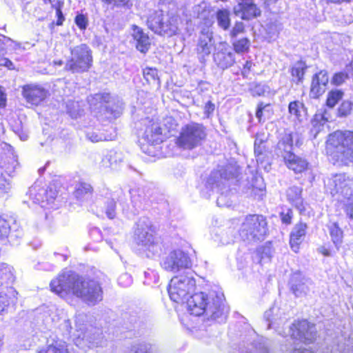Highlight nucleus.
<instances>
[{
	"label": "nucleus",
	"mask_w": 353,
	"mask_h": 353,
	"mask_svg": "<svg viewBox=\"0 0 353 353\" xmlns=\"http://www.w3.org/2000/svg\"><path fill=\"white\" fill-rule=\"evenodd\" d=\"M50 288L52 292L63 299L71 294L92 305L103 300V291L99 281L71 271L59 274L51 281Z\"/></svg>",
	"instance_id": "f257e3e1"
},
{
	"label": "nucleus",
	"mask_w": 353,
	"mask_h": 353,
	"mask_svg": "<svg viewBox=\"0 0 353 353\" xmlns=\"http://www.w3.org/2000/svg\"><path fill=\"white\" fill-rule=\"evenodd\" d=\"M325 154L334 165L349 166L353 163V130H336L328 134Z\"/></svg>",
	"instance_id": "f03ea898"
},
{
	"label": "nucleus",
	"mask_w": 353,
	"mask_h": 353,
	"mask_svg": "<svg viewBox=\"0 0 353 353\" xmlns=\"http://www.w3.org/2000/svg\"><path fill=\"white\" fill-rule=\"evenodd\" d=\"M238 232L244 241H263L270 233L268 219L261 214H248L244 217Z\"/></svg>",
	"instance_id": "7ed1b4c3"
},
{
	"label": "nucleus",
	"mask_w": 353,
	"mask_h": 353,
	"mask_svg": "<svg viewBox=\"0 0 353 353\" xmlns=\"http://www.w3.org/2000/svg\"><path fill=\"white\" fill-rule=\"evenodd\" d=\"M70 57L66 61L64 70L72 73L87 72L93 64L92 51L85 43L70 49Z\"/></svg>",
	"instance_id": "20e7f679"
},
{
	"label": "nucleus",
	"mask_w": 353,
	"mask_h": 353,
	"mask_svg": "<svg viewBox=\"0 0 353 353\" xmlns=\"http://www.w3.org/2000/svg\"><path fill=\"white\" fill-rule=\"evenodd\" d=\"M206 137V128L202 123L192 122L181 128L175 143L183 150H191L200 145Z\"/></svg>",
	"instance_id": "39448f33"
},
{
	"label": "nucleus",
	"mask_w": 353,
	"mask_h": 353,
	"mask_svg": "<svg viewBox=\"0 0 353 353\" xmlns=\"http://www.w3.org/2000/svg\"><path fill=\"white\" fill-rule=\"evenodd\" d=\"M325 190L337 201L348 199L353 194V177L346 172L333 174L325 183Z\"/></svg>",
	"instance_id": "423d86ee"
},
{
	"label": "nucleus",
	"mask_w": 353,
	"mask_h": 353,
	"mask_svg": "<svg viewBox=\"0 0 353 353\" xmlns=\"http://www.w3.org/2000/svg\"><path fill=\"white\" fill-rule=\"evenodd\" d=\"M195 279L192 276H176L170 282L168 291L170 299L177 303H184L187 295L194 290Z\"/></svg>",
	"instance_id": "0eeeda50"
},
{
	"label": "nucleus",
	"mask_w": 353,
	"mask_h": 353,
	"mask_svg": "<svg viewBox=\"0 0 353 353\" xmlns=\"http://www.w3.org/2000/svg\"><path fill=\"white\" fill-rule=\"evenodd\" d=\"M186 305L190 314L196 316L203 315L208 310H219L220 307V303L203 292L193 294L187 299Z\"/></svg>",
	"instance_id": "6e6552de"
},
{
	"label": "nucleus",
	"mask_w": 353,
	"mask_h": 353,
	"mask_svg": "<svg viewBox=\"0 0 353 353\" xmlns=\"http://www.w3.org/2000/svg\"><path fill=\"white\" fill-rule=\"evenodd\" d=\"M93 99L96 104L99 103L101 106L104 105L98 112L97 118L99 121L112 123L122 114L121 108L118 103H114L109 106L105 105L112 101V97L110 93H96L93 96Z\"/></svg>",
	"instance_id": "1a4fd4ad"
},
{
	"label": "nucleus",
	"mask_w": 353,
	"mask_h": 353,
	"mask_svg": "<svg viewBox=\"0 0 353 353\" xmlns=\"http://www.w3.org/2000/svg\"><path fill=\"white\" fill-rule=\"evenodd\" d=\"M161 266L167 271L176 272L190 268L191 261L183 252L174 250L164 259Z\"/></svg>",
	"instance_id": "9d476101"
},
{
	"label": "nucleus",
	"mask_w": 353,
	"mask_h": 353,
	"mask_svg": "<svg viewBox=\"0 0 353 353\" xmlns=\"http://www.w3.org/2000/svg\"><path fill=\"white\" fill-rule=\"evenodd\" d=\"M283 154L281 157L283 163L295 174H302L309 170L310 163L305 158L296 155L293 151H284Z\"/></svg>",
	"instance_id": "9b49d317"
},
{
	"label": "nucleus",
	"mask_w": 353,
	"mask_h": 353,
	"mask_svg": "<svg viewBox=\"0 0 353 353\" xmlns=\"http://www.w3.org/2000/svg\"><path fill=\"white\" fill-rule=\"evenodd\" d=\"M22 95L28 103L37 106L46 99L48 92L39 85L28 84L22 87Z\"/></svg>",
	"instance_id": "f8f14e48"
},
{
	"label": "nucleus",
	"mask_w": 353,
	"mask_h": 353,
	"mask_svg": "<svg viewBox=\"0 0 353 353\" xmlns=\"http://www.w3.org/2000/svg\"><path fill=\"white\" fill-rule=\"evenodd\" d=\"M329 82L328 72L321 70L314 73L311 79L310 95L313 99H319L322 96Z\"/></svg>",
	"instance_id": "ddd939ff"
},
{
	"label": "nucleus",
	"mask_w": 353,
	"mask_h": 353,
	"mask_svg": "<svg viewBox=\"0 0 353 353\" xmlns=\"http://www.w3.org/2000/svg\"><path fill=\"white\" fill-rule=\"evenodd\" d=\"M214 48V41L212 32L208 30L202 31L195 48L196 53L199 58L201 60H204L206 57L210 54Z\"/></svg>",
	"instance_id": "4468645a"
},
{
	"label": "nucleus",
	"mask_w": 353,
	"mask_h": 353,
	"mask_svg": "<svg viewBox=\"0 0 353 353\" xmlns=\"http://www.w3.org/2000/svg\"><path fill=\"white\" fill-rule=\"evenodd\" d=\"M307 224L299 221L290 233L289 243L291 249L296 253L299 251L301 243L307 234Z\"/></svg>",
	"instance_id": "2eb2a0df"
},
{
	"label": "nucleus",
	"mask_w": 353,
	"mask_h": 353,
	"mask_svg": "<svg viewBox=\"0 0 353 353\" xmlns=\"http://www.w3.org/2000/svg\"><path fill=\"white\" fill-rule=\"evenodd\" d=\"M132 37L136 49L141 53L146 54L151 48L152 42L148 34L137 25L132 26Z\"/></svg>",
	"instance_id": "dca6fc26"
},
{
	"label": "nucleus",
	"mask_w": 353,
	"mask_h": 353,
	"mask_svg": "<svg viewBox=\"0 0 353 353\" xmlns=\"http://www.w3.org/2000/svg\"><path fill=\"white\" fill-rule=\"evenodd\" d=\"M221 49L214 53V61L220 68L225 70L231 67L235 63L234 52L228 50L226 43H220Z\"/></svg>",
	"instance_id": "f3484780"
},
{
	"label": "nucleus",
	"mask_w": 353,
	"mask_h": 353,
	"mask_svg": "<svg viewBox=\"0 0 353 353\" xmlns=\"http://www.w3.org/2000/svg\"><path fill=\"white\" fill-rule=\"evenodd\" d=\"M163 130L160 124L153 120H150L146 125L143 139L149 145H156L162 143Z\"/></svg>",
	"instance_id": "a211bd4d"
},
{
	"label": "nucleus",
	"mask_w": 353,
	"mask_h": 353,
	"mask_svg": "<svg viewBox=\"0 0 353 353\" xmlns=\"http://www.w3.org/2000/svg\"><path fill=\"white\" fill-rule=\"evenodd\" d=\"M261 10L252 1L243 3H238L234 7V13L243 20H251L261 15Z\"/></svg>",
	"instance_id": "6ab92c4d"
},
{
	"label": "nucleus",
	"mask_w": 353,
	"mask_h": 353,
	"mask_svg": "<svg viewBox=\"0 0 353 353\" xmlns=\"http://www.w3.org/2000/svg\"><path fill=\"white\" fill-rule=\"evenodd\" d=\"M308 66L303 60H298L293 63L290 68V81L292 84L299 85L303 83Z\"/></svg>",
	"instance_id": "aec40b11"
},
{
	"label": "nucleus",
	"mask_w": 353,
	"mask_h": 353,
	"mask_svg": "<svg viewBox=\"0 0 353 353\" xmlns=\"http://www.w3.org/2000/svg\"><path fill=\"white\" fill-rule=\"evenodd\" d=\"M313 325L310 324L307 320H299L295 321L291 325L290 330L292 332V336L294 338H299L300 339H304V343H307V336H312L310 331L313 328Z\"/></svg>",
	"instance_id": "412c9836"
},
{
	"label": "nucleus",
	"mask_w": 353,
	"mask_h": 353,
	"mask_svg": "<svg viewBox=\"0 0 353 353\" xmlns=\"http://www.w3.org/2000/svg\"><path fill=\"white\" fill-rule=\"evenodd\" d=\"M330 117L331 115L326 109L318 110L311 119L312 128L316 132H319L323 126L330 121Z\"/></svg>",
	"instance_id": "4be33fe9"
},
{
	"label": "nucleus",
	"mask_w": 353,
	"mask_h": 353,
	"mask_svg": "<svg viewBox=\"0 0 353 353\" xmlns=\"http://www.w3.org/2000/svg\"><path fill=\"white\" fill-rule=\"evenodd\" d=\"M331 240L337 250L343 244L344 232L340 228L339 223L333 222L327 227Z\"/></svg>",
	"instance_id": "5701e85b"
},
{
	"label": "nucleus",
	"mask_w": 353,
	"mask_h": 353,
	"mask_svg": "<svg viewBox=\"0 0 353 353\" xmlns=\"http://www.w3.org/2000/svg\"><path fill=\"white\" fill-rule=\"evenodd\" d=\"M142 74L148 84L156 85L158 88L161 86V80L156 68L145 67L142 70Z\"/></svg>",
	"instance_id": "b1692460"
},
{
	"label": "nucleus",
	"mask_w": 353,
	"mask_h": 353,
	"mask_svg": "<svg viewBox=\"0 0 353 353\" xmlns=\"http://www.w3.org/2000/svg\"><path fill=\"white\" fill-rule=\"evenodd\" d=\"M155 34L163 37H172L175 34L173 23H150L149 26Z\"/></svg>",
	"instance_id": "393cba45"
},
{
	"label": "nucleus",
	"mask_w": 353,
	"mask_h": 353,
	"mask_svg": "<svg viewBox=\"0 0 353 353\" xmlns=\"http://www.w3.org/2000/svg\"><path fill=\"white\" fill-rule=\"evenodd\" d=\"M93 191V188L90 183L85 181H80L77 185L73 194L76 199L83 200L86 197L91 196Z\"/></svg>",
	"instance_id": "a878e982"
},
{
	"label": "nucleus",
	"mask_w": 353,
	"mask_h": 353,
	"mask_svg": "<svg viewBox=\"0 0 353 353\" xmlns=\"http://www.w3.org/2000/svg\"><path fill=\"white\" fill-rule=\"evenodd\" d=\"M233 50L238 54H247L250 50L251 41L248 37L235 39L232 42Z\"/></svg>",
	"instance_id": "bb28decb"
},
{
	"label": "nucleus",
	"mask_w": 353,
	"mask_h": 353,
	"mask_svg": "<svg viewBox=\"0 0 353 353\" xmlns=\"http://www.w3.org/2000/svg\"><path fill=\"white\" fill-rule=\"evenodd\" d=\"M274 114V110L272 108L270 103H264L259 102L257 105L255 116L259 122L264 121L265 116L270 117Z\"/></svg>",
	"instance_id": "cd10ccee"
},
{
	"label": "nucleus",
	"mask_w": 353,
	"mask_h": 353,
	"mask_svg": "<svg viewBox=\"0 0 353 353\" xmlns=\"http://www.w3.org/2000/svg\"><path fill=\"white\" fill-rule=\"evenodd\" d=\"M344 92L341 90L333 89L327 92L325 104L329 108H333L343 98Z\"/></svg>",
	"instance_id": "c85d7f7f"
},
{
	"label": "nucleus",
	"mask_w": 353,
	"mask_h": 353,
	"mask_svg": "<svg viewBox=\"0 0 353 353\" xmlns=\"http://www.w3.org/2000/svg\"><path fill=\"white\" fill-rule=\"evenodd\" d=\"M294 145V136L293 133L286 134L284 137L280 141L277 145L278 154L282 156L284 151H292Z\"/></svg>",
	"instance_id": "c756f323"
},
{
	"label": "nucleus",
	"mask_w": 353,
	"mask_h": 353,
	"mask_svg": "<svg viewBox=\"0 0 353 353\" xmlns=\"http://www.w3.org/2000/svg\"><path fill=\"white\" fill-rule=\"evenodd\" d=\"M304 108L305 105L302 101L294 100L288 104V112L290 117H293L295 119L300 121Z\"/></svg>",
	"instance_id": "7c9ffc66"
},
{
	"label": "nucleus",
	"mask_w": 353,
	"mask_h": 353,
	"mask_svg": "<svg viewBox=\"0 0 353 353\" xmlns=\"http://www.w3.org/2000/svg\"><path fill=\"white\" fill-rule=\"evenodd\" d=\"M57 196V192L54 188L48 187L43 194L41 207L48 208V205L54 203Z\"/></svg>",
	"instance_id": "2f4dec72"
},
{
	"label": "nucleus",
	"mask_w": 353,
	"mask_h": 353,
	"mask_svg": "<svg viewBox=\"0 0 353 353\" xmlns=\"http://www.w3.org/2000/svg\"><path fill=\"white\" fill-rule=\"evenodd\" d=\"M37 353H70L66 345L54 343L41 348Z\"/></svg>",
	"instance_id": "473e14b6"
},
{
	"label": "nucleus",
	"mask_w": 353,
	"mask_h": 353,
	"mask_svg": "<svg viewBox=\"0 0 353 353\" xmlns=\"http://www.w3.org/2000/svg\"><path fill=\"white\" fill-rule=\"evenodd\" d=\"M194 12L196 13L198 19L203 21L208 20L211 13L210 8L205 3L194 6Z\"/></svg>",
	"instance_id": "72a5a7b5"
},
{
	"label": "nucleus",
	"mask_w": 353,
	"mask_h": 353,
	"mask_svg": "<svg viewBox=\"0 0 353 353\" xmlns=\"http://www.w3.org/2000/svg\"><path fill=\"white\" fill-rule=\"evenodd\" d=\"M353 109V103L348 100H345L341 102L337 109L338 116L340 117H347L350 115Z\"/></svg>",
	"instance_id": "f704fd0d"
},
{
	"label": "nucleus",
	"mask_w": 353,
	"mask_h": 353,
	"mask_svg": "<svg viewBox=\"0 0 353 353\" xmlns=\"http://www.w3.org/2000/svg\"><path fill=\"white\" fill-rule=\"evenodd\" d=\"M350 75H351L350 72L346 69L345 71L335 72L332 77L331 83L332 85L336 86L342 85L349 78Z\"/></svg>",
	"instance_id": "c9c22d12"
},
{
	"label": "nucleus",
	"mask_w": 353,
	"mask_h": 353,
	"mask_svg": "<svg viewBox=\"0 0 353 353\" xmlns=\"http://www.w3.org/2000/svg\"><path fill=\"white\" fill-rule=\"evenodd\" d=\"M294 192L296 196L295 198H293L290 194H288V200L292 203H295L294 206L299 210H304L303 200L301 197V190L295 189Z\"/></svg>",
	"instance_id": "e433bc0d"
},
{
	"label": "nucleus",
	"mask_w": 353,
	"mask_h": 353,
	"mask_svg": "<svg viewBox=\"0 0 353 353\" xmlns=\"http://www.w3.org/2000/svg\"><path fill=\"white\" fill-rule=\"evenodd\" d=\"M117 153L114 151H110L109 153H108L104 158L102 159V163L105 167H110L114 163H117L118 161V159L117 158ZM121 159H119V161H120Z\"/></svg>",
	"instance_id": "4c0bfd02"
},
{
	"label": "nucleus",
	"mask_w": 353,
	"mask_h": 353,
	"mask_svg": "<svg viewBox=\"0 0 353 353\" xmlns=\"http://www.w3.org/2000/svg\"><path fill=\"white\" fill-rule=\"evenodd\" d=\"M245 32V29L243 23H235L234 26L230 30L229 36L232 39H235L238 36L242 35Z\"/></svg>",
	"instance_id": "58836bf2"
},
{
	"label": "nucleus",
	"mask_w": 353,
	"mask_h": 353,
	"mask_svg": "<svg viewBox=\"0 0 353 353\" xmlns=\"http://www.w3.org/2000/svg\"><path fill=\"white\" fill-rule=\"evenodd\" d=\"M103 3L107 5H113L116 7H128L132 6L130 0H101Z\"/></svg>",
	"instance_id": "ea45409f"
},
{
	"label": "nucleus",
	"mask_w": 353,
	"mask_h": 353,
	"mask_svg": "<svg viewBox=\"0 0 353 353\" xmlns=\"http://www.w3.org/2000/svg\"><path fill=\"white\" fill-rule=\"evenodd\" d=\"M281 222L285 225H290L292 223L293 218V212L292 209L289 208L286 212H281L279 214Z\"/></svg>",
	"instance_id": "a19ab883"
},
{
	"label": "nucleus",
	"mask_w": 353,
	"mask_h": 353,
	"mask_svg": "<svg viewBox=\"0 0 353 353\" xmlns=\"http://www.w3.org/2000/svg\"><path fill=\"white\" fill-rule=\"evenodd\" d=\"M216 14L218 22H230V11L228 9L219 10Z\"/></svg>",
	"instance_id": "79ce46f5"
},
{
	"label": "nucleus",
	"mask_w": 353,
	"mask_h": 353,
	"mask_svg": "<svg viewBox=\"0 0 353 353\" xmlns=\"http://www.w3.org/2000/svg\"><path fill=\"white\" fill-rule=\"evenodd\" d=\"M157 228L154 225H150L145 232V239L147 241L154 243V236L157 234Z\"/></svg>",
	"instance_id": "37998d69"
},
{
	"label": "nucleus",
	"mask_w": 353,
	"mask_h": 353,
	"mask_svg": "<svg viewBox=\"0 0 353 353\" xmlns=\"http://www.w3.org/2000/svg\"><path fill=\"white\" fill-rule=\"evenodd\" d=\"M254 151L256 157L263 154L265 151V147L263 140H256L254 141Z\"/></svg>",
	"instance_id": "c03bdc74"
},
{
	"label": "nucleus",
	"mask_w": 353,
	"mask_h": 353,
	"mask_svg": "<svg viewBox=\"0 0 353 353\" xmlns=\"http://www.w3.org/2000/svg\"><path fill=\"white\" fill-rule=\"evenodd\" d=\"M253 65L254 63L250 60H247L244 63V64L243 65V68L241 69V74L243 78L247 79L248 77Z\"/></svg>",
	"instance_id": "a18cd8bd"
},
{
	"label": "nucleus",
	"mask_w": 353,
	"mask_h": 353,
	"mask_svg": "<svg viewBox=\"0 0 353 353\" xmlns=\"http://www.w3.org/2000/svg\"><path fill=\"white\" fill-rule=\"evenodd\" d=\"M347 200V203L344 205L343 210L346 216L353 221V198H350Z\"/></svg>",
	"instance_id": "49530a36"
},
{
	"label": "nucleus",
	"mask_w": 353,
	"mask_h": 353,
	"mask_svg": "<svg viewBox=\"0 0 353 353\" xmlns=\"http://www.w3.org/2000/svg\"><path fill=\"white\" fill-rule=\"evenodd\" d=\"M215 110V105L212 101H207L203 107V112L207 118H210Z\"/></svg>",
	"instance_id": "de8ad7c7"
},
{
	"label": "nucleus",
	"mask_w": 353,
	"mask_h": 353,
	"mask_svg": "<svg viewBox=\"0 0 353 353\" xmlns=\"http://www.w3.org/2000/svg\"><path fill=\"white\" fill-rule=\"evenodd\" d=\"M318 252L325 257L332 256L333 255V251L332 250L329 245L323 244L318 248Z\"/></svg>",
	"instance_id": "09e8293b"
},
{
	"label": "nucleus",
	"mask_w": 353,
	"mask_h": 353,
	"mask_svg": "<svg viewBox=\"0 0 353 353\" xmlns=\"http://www.w3.org/2000/svg\"><path fill=\"white\" fill-rule=\"evenodd\" d=\"M11 41L12 40L10 38L0 34V53H3L6 51L8 43Z\"/></svg>",
	"instance_id": "8fccbe9b"
},
{
	"label": "nucleus",
	"mask_w": 353,
	"mask_h": 353,
	"mask_svg": "<svg viewBox=\"0 0 353 353\" xmlns=\"http://www.w3.org/2000/svg\"><path fill=\"white\" fill-rule=\"evenodd\" d=\"M105 213L109 219H113L116 216V204L114 203H111L108 207Z\"/></svg>",
	"instance_id": "3c124183"
},
{
	"label": "nucleus",
	"mask_w": 353,
	"mask_h": 353,
	"mask_svg": "<svg viewBox=\"0 0 353 353\" xmlns=\"http://www.w3.org/2000/svg\"><path fill=\"white\" fill-rule=\"evenodd\" d=\"M9 305V300L7 295L4 293H0V311L4 310L6 306Z\"/></svg>",
	"instance_id": "603ef678"
},
{
	"label": "nucleus",
	"mask_w": 353,
	"mask_h": 353,
	"mask_svg": "<svg viewBox=\"0 0 353 353\" xmlns=\"http://www.w3.org/2000/svg\"><path fill=\"white\" fill-rule=\"evenodd\" d=\"M7 104V96L0 85V108H6Z\"/></svg>",
	"instance_id": "864d4df0"
},
{
	"label": "nucleus",
	"mask_w": 353,
	"mask_h": 353,
	"mask_svg": "<svg viewBox=\"0 0 353 353\" xmlns=\"http://www.w3.org/2000/svg\"><path fill=\"white\" fill-rule=\"evenodd\" d=\"M6 183V179L3 177V174L1 173H0V192L5 191Z\"/></svg>",
	"instance_id": "5fc2aeb1"
},
{
	"label": "nucleus",
	"mask_w": 353,
	"mask_h": 353,
	"mask_svg": "<svg viewBox=\"0 0 353 353\" xmlns=\"http://www.w3.org/2000/svg\"><path fill=\"white\" fill-rule=\"evenodd\" d=\"M4 63L1 64L2 65H4L5 67L8 68L9 70H11L13 68V63L8 58L3 59Z\"/></svg>",
	"instance_id": "6e6d98bb"
},
{
	"label": "nucleus",
	"mask_w": 353,
	"mask_h": 353,
	"mask_svg": "<svg viewBox=\"0 0 353 353\" xmlns=\"http://www.w3.org/2000/svg\"><path fill=\"white\" fill-rule=\"evenodd\" d=\"M74 22H87V19L83 14H78L75 17Z\"/></svg>",
	"instance_id": "4d7b16f0"
},
{
	"label": "nucleus",
	"mask_w": 353,
	"mask_h": 353,
	"mask_svg": "<svg viewBox=\"0 0 353 353\" xmlns=\"http://www.w3.org/2000/svg\"><path fill=\"white\" fill-rule=\"evenodd\" d=\"M345 68L353 76V59L345 65Z\"/></svg>",
	"instance_id": "13d9d810"
},
{
	"label": "nucleus",
	"mask_w": 353,
	"mask_h": 353,
	"mask_svg": "<svg viewBox=\"0 0 353 353\" xmlns=\"http://www.w3.org/2000/svg\"><path fill=\"white\" fill-rule=\"evenodd\" d=\"M263 1V3L267 6L269 7L272 6V4L275 3L277 0H262Z\"/></svg>",
	"instance_id": "bf43d9fd"
},
{
	"label": "nucleus",
	"mask_w": 353,
	"mask_h": 353,
	"mask_svg": "<svg viewBox=\"0 0 353 353\" xmlns=\"http://www.w3.org/2000/svg\"><path fill=\"white\" fill-rule=\"evenodd\" d=\"M89 138L92 142H98L101 140V139L99 137L98 135L97 134H92L91 136H90Z\"/></svg>",
	"instance_id": "052dcab7"
},
{
	"label": "nucleus",
	"mask_w": 353,
	"mask_h": 353,
	"mask_svg": "<svg viewBox=\"0 0 353 353\" xmlns=\"http://www.w3.org/2000/svg\"><path fill=\"white\" fill-rule=\"evenodd\" d=\"M53 64L55 66H61L63 64V61L62 60H55L53 61Z\"/></svg>",
	"instance_id": "680f3d73"
},
{
	"label": "nucleus",
	"mask_w": 353,
	"mask_h": 353,
	"mask_svg": "<svg viewBox=\"0 0 353 353\" xmlns=\"http://www.w3.org/2000/svg\"><path fill=\"white\" fill-rule=\"evenodd\" d=\"M230 24V23H219L221 27L225 30L229 28Z\"/></svg>",
	"instance_id": "e2e57ef3"
},
{
	"label": "nucleus",
	"mask_w": 353,
	"mask_h": 353,
	"mask_svg": "<svg viewBox=\"0 0 353 353\" xmlns=\"http://www.w3.org/2000/svg\"><path fill=\"white\" fill-rule=\"evenodd\" d=\"M81 30H85L88 23H77Z\"/></svg>",
	"instance_id": "0e129e2a"
},
{
	"label": "nucleus",
	"mask_w": 353,
	"mask_h": 353,
	"mask_svg": "<svg viewBox=\"0 0 353 353\" xmlns=\"http://www.w3.org/2000/svg\"><path fill=\"white\" fill-rule=\"evenodd\" d=\"M238 3H248L250 2H252V0H238Z\"/></svg>",
	"instance_id": "69168bd1"
},
{
	"label": "nucleus",
	"mask_w": 353,
	"mask_h": 353,
	"mask_svg": "<svg viewBox=\"0 0 353 353\" xmlns=\"http://www.w3.org/2000/svg\"><path fill=\"white\" fill-rule=\"evenodd\" d=\"M158 22H159V23L162 22V19L159 20Z\"/></svg>",
	"instance_id": "338daca9"
},
{
	"label": "nucleus",
	"mask_w": 353,
	"mask_h": 353,
	"mask_svg": "<svg viewBox=\"0 0 353 353\" xmlns=\"http://www.w3.org/2000/svg\"><path fill=\"white\" fill-rule=\"evenodd\" d=\"M62 23H57V25L59 26V25H61Z\"/></svg>",
	"instance_id": "774afa93"
}]
</instances>
